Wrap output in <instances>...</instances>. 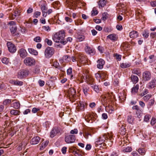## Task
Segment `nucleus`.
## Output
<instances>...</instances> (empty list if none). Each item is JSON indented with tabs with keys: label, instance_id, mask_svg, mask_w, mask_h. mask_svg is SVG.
<instances>
[{
	"label": "nucleus",
	"instance_id": "obj_60",
	"mask_svg": "<svg viewBox=\"0 0 156 156\" xmlns=\"http://www.w3.org/2000/svg\"><path fill=\"white\" fill-rule=\"evenodd\" d=\"M120 130L122 132V134H124L125 133L126 131V128H125V126L123 125H122L120 128Z\"/></svg>",
	"mask_w": 156,
	"mask_h": 156
},
{
	"label": "nucleus",
	"instance_id": "obj_53",
	"mask_svg": "<svg viewBox=\"0 0 156 156\" xmlns=\"http://www.w3.org/2000/svg\"><path fill=\"white\" fill-rule=\"evenodd\" d=\"M45 42L48 45L51 46L52 44V42L48 38H46L45 39Z\"/></svg>",
	"mask_w": 156,
	"mask_h": 156
},
{
	"label": "nucleus",
	"instance_id": "obj_56",
	"mask_svg": "<svg viewBox=\"0 0 156 156\" xmlns=\"http://www.w3.org/2000/svg\"><path fill=\"white\" fill-rule=\"evenodd\" d=\"M41 14L40 12L37 11L35 12L34 14V16L35 18H38Z\"/></svg>",
	"mask_w": 156,
	"mask_h": 156
},
{
	"label": "nucleus",
	"instance_id": "obj_48",
	"mask_svg": "<svg viewBox=\"0 0 156 156\" xmlns=\"http://www.w3.org/2000/svg\"><path fill=\"white\" fill-rule=\"evenodd\" d=\"M8 59L6 58H4L2 59V62L4 64H7L9 62Z\"/></svg>",
	"mask_w": 156,
	"mask_h": 156
},
{
	"label": "nucleus",
	"instance_id": "obj_63",
	"mask_svg": "<svg viewBox=\"0 0 156 156\" xmlns=\"http://www.w3.org/2000/svg\"><path fill=\"white\" fill-rule=\"evenodd\" d=\"M67 148L66 147H63L62 149V152L63 154H65L66 152Z\"/></svg>",
	"mask_w": 156,
	"mask_h": 156
},
{
	"label": "nucleus",
	"instance_id": "obj_46",
	"mask_svg": "<svg viewBox=\"0 0 156 156\" xmlns=\"http://www.w3.org/2000/svg\"><path fill=\"white\" fill-rule=\"evenodd\" d=\"M143 36L146 38H147L149 35V32L147 30H145L142 34Z\"/></svg>",
	"mask_w": 156,
	"mask_h": 156
},
{
	"label": "nucleus",
	"instance_id": "obj_10",
	"mask_svg": "<svg viewBox=\"0 0 156 156\" xmlns=\"http://www.w3.org/2000/svg\"><path fill=\"white\" fill-rule=\"evenodd\" d=\"M8 50L11 53H14L16 50L15 45L10 42H8L7 43Z\"/></svg>",
	"mask_w": 156,
	"mask_h": 156
},
{
	"label": "nucleus",
	"instance_id": "obj_36",
	"mask_svg": "<svg viewBox=\"0 0 156 156\" xmlns=\"http://www.w3.org/2000/svg\"><path fill=\"white\" fill-rule=\"evenodd\" d=\"M132 73L139 76L140 75L141 72L139 69H134L132 70Z\"/></svg>",
	"mask_w": 156,
	"mask_h": 156
},
{
	"label": "nucleus",
	"instance_id": "obj_61",
	"mask_svg": "<svg viewBox=\"0 0 156 156\" xmlns=\"http://www.w3.org/2000/svg\"><path fill=\"white\" fill-rule=\"evenodd\" d=\"M70 133L72 134H76L78 133V130L76 129H75L71 130Z\"/></svg>",
	"mask_w": 156,
	"mask_h": 156
},
{
	"label": "nucleus",
	"instance_id": "obj_44",
	"mask_svg": "<svg viewBox=\"0 0 156 156\" xmlns=\"http://www.w3.org/2000/svg\"><path fill=\"white\" fill-rule=\"evenodd\" d=\"M138 152L141 155H144L145 154V151L144 148H140L138 149Z\"/></svg>",
	"mask_w": 156,
	"mask_h": 156
},
{
	"label": "nucleus",
	"instance_id": "obj_64",
	"mask_svg": "<svg viewBox=\"0 0 156 156\" xmlns=\"http://www.w3.org/2000/svg\"><path fill=\"white\" fill-rule=\"evenodd\" d=\"M151 37L153 38L156 37V32L151 33L150 34Z\"/></svg>",
	"mask_w": 156,
	"mask_h": 156
},
{
	"label": "nucleus",
	"instance_id": "obj_28",
	"mask_svg": "<svg viewBox=\"0 0 156 156\" xmlns=\"http://www.w3.org/2000/svg\"><path fill=\"white\" fill-rule=\"evenodd\" d=\"M155 102V100L154 98L152 99H150L147 105V108H150L151 106H152L154 104Z\"/></svg>",
	"mask_w": 156,
	"mask_h": 156
},
{
	"label": "nucleus",
	"instance_id": "obj_49",
	"mask_svg": "<svg viewBox=\"0 0 156 156\" xmlns=\"http://www.w3.org/2000/svg\"><path fill=\"white\" fill-rule=\"evenodd\" d=\"M148 93V90L147 89H145L140 94L141 97L144 96L145 94Z\"/></svg>",
	"mask_w": 156,
	"mask_h": 156
},
{
	"label": "nucleus",
	"instance_id": "obj_11",
	"mask_svg": "<svg viewBox=\"0 0 156 156\" xmlns=\"http://www.w3.org/2000/svg\"><path fill=\"white\" fill-rule=\"evenodd\" d=\"M151 77V73L148 71H146L143 73V79L145 81L149 80Z\"/></svg>",
	"mask_w": 156,
	"mask_h": 156
},
{
	"label": "nucleus",
	"instance_id": "obj_45",
	"mask_svg": "<svg viewBox=\"0 0 156 156\" xmlns=\"http://www.w3.org/2000/svg\"><path fill=\"white\" fill-rule=\"evenodd\" d=\"M119 154V151L118 150H116L113 151L111 154L110 156H118Z\"/></svg>",
	"mask_w": 156,
	"mask_h": 156
},
{
	"label": "nucleus",
	"instance_id": "obj_22",
	"mask_svg": "<svg viewBox=\"0 0 156 156\" xmlns=\"http://www.w3.org/2000/svg\"><path fill=\"white\" fill-rule=\"evenodd\" d=\"M68 94L70 97L74 98L76 94V91L73 88H70L68 90Z\"/></svg>",
	"mask_w": 156,
	"mask_h": 156
},
{
	"label": "nucleus",
	"instance_id": "obj_17",
	"mask_svg": "<svg viewBox=\"0 0 156 156\" xmlns=\"http://www.w3.org/2000/svg\"><path fill=\"white\" fill-rule=\"evenodd\" d=\"M19 54L20 57L22 58H24L27 55L26 51L23 48H21L19 51Z\"/></svg>",
	"mask_w": 156,
	"mask_h": 156
},
{
	"label": "nucleus",
	"instance_id": "obj_15",
	"mask_svg": "<svg viewBox=\"0 0 156 156\" xmlns=\"http://www.w3.org/2000/svg\"><path fill=\"white\" fill-rule=\"evenodd\" d=\"M41 140L38 136H35L33 137L30 141V143L32 145H35L38 144Z\"/></svg>",
	"mask_w": 156,
	"mask_h": 156
},
{
	"label": "nucleus",
	"instance_id": "obj_41",
	"mask_svg": "<svg viewBox=\"0 0 156 156\" xmlns=\"http://www.w3.org/2000/svg\"><path fill=\"white\" fill-rule=\"evenodd\" d=\"M151 94H147L143 97V98L144 101L147 102L151 98Z\"/></svg>",
	"mask_w": 156,
	"mask_h": 156
},
{
	"label": "nucleus",
	"instance_id": "obj_5",
	"mask_svg": "<svg viewBox=\"0 0 156 156\" xmlns=\"http://www.w3.org/2000/svg\"><path fill=\"white\" fill-rule=\"evenodd\" d=\"M54 49L51 47H48L46 48L44 51V55L46 58L51 57L54 53Z\"/></svg>",
	"mask_w": 156,
	"mask_h": 156
},
{
	"label": "nucleus",
	"instance_id": "obj_9",
	"mask_svg": "<svg viewBox=\"0 0 156 156\" xmlns=\"http://www.w3.org/2000/svg\"><path fill=\"white\" fill-rule=\"evenodd\" d=\"M96 114L91 113L86 115L85 117V120L88 122L92 123V121L96 119Z\"/></svg>",
	"mask_w": 156,
	"mask_h": 156
},
{
	"label": "nucleus",
	"instance_id": "obj_47",
	"mask_svg": "<svg viewBox=\"0 0 156 156\" xmlns=\"http://www.w3.org/2000/svg\"><path fill=\"white\" fill-rule=\"evenodd\" d=\"M53 66L55 68H57L58 69H60L61 68V67L59 65V63L57 62H54L53 64Z\"/></svg>",
	"mask_w": 156,
	"mask_h": 156
},
{
	"label": "nucleus",
	"instance_id": "obj_54",
	"mask_svg": "<svg viewBox=\"0 0 156 156\" xmlns=\"http://www.w3.org/2000/svg\"><path fill=\"white\" fill-rule=\"evenodd\" d=\"M136 114L138 118H140L142 116V114L141 111L139 110V111L136 112Z\"/></svg>",
	"mask_w": 156,
	"mask_h": 156
},
{
	"label": "nucleus",
	"instance_id": "obj_3",
	"mask_svg": "<svg viewBox=\"0 0 156 156\" xmlns=\"http://www.w3.org/2000/svg\"><path fill=\"white\" fill-rule=\"evenodd\" d=\"M113 135L112 133H108L107 134L104 135L105 137V143H106L109 147H111L113 143Z\"/></svg>",
	"mask_w": 156,
	"mask_h": 156
},
{
	"label": "nucleus",
	"instance_id": "obj_26",
	"mask_svg": "<svg viewBox=\"0 0 156 156\" xmlns=\"http://www.w3.org/2000/svg\"><path fill=\"white\" fill-rule=\"evenodd\" d=\"M106 2L105 0H100L98 2L99 8L104 7L106 5Z\"/></svg>",
	"mask_w": 156,
	"mask_h": 156
},
{
	"label": "nucleus",
	"instance_id": "obj_31",
	"mask_svg": "<svg viewBox=\"0 0 156 156\" xmlns=\"http://www.w3.org/2000/svg\"><path fill=\"white\" fill-rule=\"evenodd\" d=\"M28 51L30 54L35 55H37L38 54L37 51L33 48H29Z\"/></svg>",
	"mask_w": 156,
	"mask_h": 156
},
{
	"label": "nucleus",
	"instance_id": "obj_58",
	"mask_svg": "<svg viewBox=\"0 0 156 156\" xmlns=\"http://www.w3.org/2000/svg\"><path fill=\"white\" fill-rule=\"evenodd\" d=\"M95 76L96 78L99 80V82H100L101 74L98 73H97L95 74Z\"/></svg>",
	"mask_w": 156,
	"mask_h": 156
},
{
	"label": "nucleus",
	"instance_id": "obj_12",
	"mask_svg": "<svg viewBox=\"0 0 156 156\" xmlns=\"http://www.w3.org/2000/svg\"><path fill=\"white\" fill-rule=\"evenodd\" d=\"M85 50L86 52L88 54L93 55L94 53V49L89 46L88 44H86Z\"/></svg>",
	"mask_w": 156,
	"mask_h": 156
},
{
	"label": "nucleus",
	"instance_id": "obj_18",
	"mask_svg": "<svg viewBox=\"0 0 156 156\" xmlns=\"http://www.w3.org/2000/svg\"><path fill=\"white\" fill-rule=\"evenodd\" d=\"M83 72V74L81 76V79L82 80L81 82L83 81V79L85 80L86 78H87V77H88L89 75L88 72L86 70H84Z\"/></svg>",
	"mask_w": 156,
	"mask_h": 156
},
{
	"label": "nucleus",
	"instance_id": "obj_20",
	"mask_svg": "<svg viewBox=\"0 0 156 156\" xmlns=\"http://www.w3.org/2000/svg\"><path fill=\"white\" fill-rule=\"evenodd\" d=\"M20 10L15 11L14 12V14H11L10 17L11 19L13 20L16 17L19 16H20Z\"/></svg>",
	"mask_w": 156,
	"mask_h": 156
},
{
	"label": "nucleus",
	"instance_id": "obj_14",
	"mask_svg": "<svg viewBox=\"0 0 156 156\" xmlns=\"http://www.w3.org/2000/svg\"><path fill=\"white\" fill-rule=\"evenodd\" d=\"M155 81V79H152L151 81L147 84V88L148 89H152L154 88L156 86Z\"/></svg>",
	"mask_w": 156,
	"mask_h": 156
},
{
	"label": "nucleus",
	"instance_id": "obj_30",
	"mask_svg": "<svg viewBox=\"0 0 156 156\" xmlns=\"http://www.w3.org/2000/svg\"><path fill=\"white\" fill-rule=\"evenodd\" d=\"M131 64L129 62L123 63L121 64L120 66L122 68H125L130 67Z\"/></svg>",
	"mask_w": 156,
	"mask_h": 156
},
{
	"label": "nucleus",
	"instance_id": "obj_37",
	"mask_svg": "<svg viewBox=\"0 0 156 156\" xmlns=\"http://www.w3.org/2000/svg\"><path fill=\"white\" fill-rule=\"evenodd\" d=\"M72 68L70 67L67 70V73L68 75L70 76V79H72L73 78V75H72Z\"/></svg>",
	"mask_w": 156,
	"mask_h": 156
},
{
	"label": "nucleus",
	"instance_id": "obj_57",
	"mask_svg": "<svg viewBox=\"0 0 156 156\" xmlns=\"http://www.w3.org/2000/svg\"><path fill=\"white\" fill-rule=\"evenodd\" d=\"M151 116L150 115H146L144 119V120L145 122H147L149 121L151 118Z\"/></svg>",
	"mask_w": 156,
	"mask_h": 156
},
{
	"label": "nucleus",
	"instance_id": "obj_21",
	"mask_svg": "<svg viewBox=\"0 0 156 156\" xmlns=\"http://www.w3.org/2000/svg\"><path fill=\"white\" fill-rule=\"evenodd\" d=\"M86 105V104L84 102L80 101L77 106V108L81 110H83Z\"/></svg>",
	"mask_w": 156,
	"mask_h": 156
},
{
	"label": "nucleus",
	"instance_id": "obj_55",
	"mask_svg": "<svg viewBox=\"0 0 156 156\" xmlns=\"http://www.w3.org/2000/svg\"><path fill=\"white\" fill-rule=\"evenodd\" d=\"M106 73H102L101 74V80L102 81H103L102 80L106 77Z\"/></svg>",
	"mask_w": 156,
	"mask_h": 156
},
{
	"label": "nucleus",
	"instance_id": "obj_24",
	"mask_svg": "<svg viewBox=\"0 0 156 156\" xmlns=\"http://www.w3.org/2000/svg\"><path fill=\"white\" fill-rule=\"evenodd\" d=\"M107 38L110 39L112 41H115L117 39V37L116 34H112L108 35L107 37Z\"/></svg>",
	"mask_w": 156,
	"mask_h": 156
},
{
	"label": "nucleus",
	"instance_id": "obj_4",
	"mask_svg": "<svg viewBox=\"0 0 156 156\" xmlns=\"http://www.w3.org/2000/svg\"><path fill=\"white\" fill-rule=\"evenodd\" d=\"M24 64L27 66H32L35 65V60L33 58L28 57L26 58L23 61Z\"/></svg>",
	"mask_w": 156,
	"mask_h": 156
},
{
	"label": "nucleus",
	"instance_id": "obj_51",
	"mask_svg": "<svg viewBox=\"0 0 156 156\" xmlns=\"http://www.w3.org/2000/svg\"><path fill=\"white\" fill-rule=\"evenodd\" d=\"M133 119L131 115H129L127 117V122L130 124H132L133 122Z\"/></svg>",
	"mask_w": 156,
	"mask_h": 156
},
{
	"label": "nucleus",
	"instance_id": "obj_7",
	"mask_svg": "<svg viewBox=\"0 0 156 156\" xmlns=\"http://www.w3.org/2000/svg\"><path fill=\"white\" fill-rule=\"evenodd\" d=\"M62 132V129L59 127L53 128L51 132L50 137L51 138L54 137L57 134H60Z\"/></svg>",
	"mask_w": 156,
	"mask_h": 156
},
{
	"label": "nucleus",
	"instance_id": "obj_27",
	"mask_svg": "<svg viewBox=\"0 0 156 156\" xmlns=\"http://www.w3.org/2000/svg\"><path fill=\"white\" fill-rule=\"evenodd\" d=\"M85 80L87 83L89 84H91L93 83L94 79L90 75H89L88 77H87Z\"/></svg>",
	"mask_w": 156,
	"mask_h": 156
},
{
	"label": "nucleus",
	"instance_id": "obj_16",
	"mask_svg": "<svg viewBox=\"0 0 156 156\" xmlns=\"http://www.w3.org/2000/svg\"><path fill=\"white\" fill-rule=\"evenodd\" d=\"M97 67L99 69L103 68V66L105 64V61L102 59H100L97 61Z\"/></svg>",
	"mask_w": 156,
	"mask_h": 156
},
{
	"label": "nucleus",
	"instance_id": "obj_52",
	"mask_svg": "<svg viewBox=\"0 0 156 156\" xmlns=\"http://www.w3.org/2000/svg\"><path fill=\"white\" fill-rule=\"evenodd\" d=\"M41 10H47L48 9L44 3H43L41 5Z\"/></svg>",
	"mask_w": 156,
	"mask_h": 156
},
{
	"label": "nucleus",
	"instance_id": "obj_40",
	"mask_svg": "<svg viewBox=\"0 0 156 156\" xmlns=\"http://www.w3.org/2000/svg\"><path fill=\"white\" fill-rule=\"evenodd\" d=\"M132 151V148L131 147H127L122 150L124 152H131Z\"/></svg>",
	"mask_w": 156,
	"mask_h": 156
},
{
	"label": "nucleus",
	"instance_id": "obj_39",
	"mask_svg": "<svg viewBox=\"0 0 156 156\" xmlns=\"http://www.w3.org/2000/svg\"><path fill=\"white\" fill-rule=\"evenodd\" d=\"M20 104L19 101H16L13 103V107L15 109H18L20 108Z\"/></svg>",
	"mask_w": 156,
	"mask_h": 156
},
{
	"label": "nucleus",
	"instance_id": "obj_38",
	"mask_svg": "<svg viewBox=\"0 0 156 156\" xmlns=\"http://www.w3.org/2000/svg\"><path fill=\"white\" fill-rule=\"evenodd\" d=\"M91 87L96 93H98L99 92V90L98 86L96 85L91 84Z\"/></svg>",
	"mask_w": 156,
	"mask_h": 156
},
{
	"label": "nucleus",
	"instance_id": "obj_62",
	"mask_svg": "<svg viewBox=\"0 0 156 156\" xmlns=\"http://www.w3.org/2000/svg\"><path fill=\"white\" fill-rule=\"evenodd\" d=\"M39 110L40 109L38 108H34L32 109V112L33 113H35Z\"/></svg>",
	"mask_w": 156,
	"mask_h": 156
},
{
	"label": "nucleus",
	"instance_id": "obj_34",
	"mask_svg": "<svg viewBox=\"0 0 156 156\" xmlns=\"http://www.w3.org/2000/svg\"><path fill=\"white\" fill-rule=\"evenodd\" d=\"M9 28L11 33L14 34L16 32L17 28L16 25H14L13 26H10Z\"/></svg>",
	"mask_w": 156,
	"mask_h": 156
},
{
	"label": "nucleus",
	"instance_id": "obj_29",
	"mask_svg": "<svg viewBox=\"0 0 156 156\" xmlns=\"http://www.w3.org/2000/svg\"><path fill=\"white\" fill-rule=\"evenodd\" d=\"M10 113L12 115H20V111L12 109L10 111Z\"/></svg>",
	"mask_w": 156,
	"mask_h": 156
},
{
	"label": "nucleus",
	"instance_id": "obj_8",
	"mask_svg": "<svg viewBox=\"0 0 156 156\" xmlns=\"http://www.w3.org/2000/svg\"><path fill=\"white\" fill-rule=\"evenodd\" d=\"M29 72L27 70H22L18 73L17 77L20 79L26 77L29 74Z\"/></svg>",
	"mask_w": 156,
	"mask_h": 156
},
{
	"label": "nucleus",
	"instance_id": "obj_2",
	"mask_svg": "<svg viewBox=\"0 0 156 156\" xmlns=\"http://www.w3.org/2000/svg\"><path fill=\"white\" fill-rule=\"evenodd\" d=\"M114 98L112 94L107 93L105 95H102L101 96V101L103 105H106V109L108 110V108L110 106V101H112V98Z\"/></svg>",
	"mask_w": 156,
	"mask_h": 156
},
{
	"label": "nucleus",
	"instance_id": "obj_33",
	"mask_svg": "<svg viewBox=\"0 0 156 156\" xmlns=\"http://www.w3.org/2000/svg\"><path fill=\"white\" fill-rule=\"evenodd\" d=\"M139 85L138 84H136L135 85L132 89L131 92L132 93H136L139 89Z\"/></svg>",
	"mask_w": 156,
	"mask_h": 156
},
{
	"label": "nucleus",
	"instance_id": "obj_59",
	"mask_svg": "<svg viewBox=\"0 0 156 156\" xmlns=\"http://www.w3.org/2000/svg\"><path fill=\"white\" fill-rule=\"evenodd\" d=\"M11 100L9 99H6L4 100L3 102V104L5 105H7L11 103Z\"/></svg>",
	"mask_w": 156,
	"mask_h": 156
},
{
	"label": "nucleus",
	"instance_id": "obj_19",
	"mask_svg": "<svg viewBox=\"0 0 156 156\" xmlns=\"http://www.w3.org/2000/svg\"><path fill=\"white\" fill-rule=\"evenodd\" d=\"M129 36L131 38H135L138 36V33L137 31L133 30L130 32Z\"/></svg>",
	"mask_w": 156,
	"mask_h": 156
},
{
	"label": "nucleus",
	"instance_id": "obj_32",
	"mask_svg": "<svg viewBox=\"0 0 156 156\" xmlns=\"http://www.w3.org/2000/svg\"><path fill=\"white\" fill-rule=\"evenodd\" d=\"M131 79L133 83H136L138 81V77L136 76L132 75L131 76Z\"/></svg>",
	"mask_w": 156,
	"mask_h": 156
},
{
	"label": "nucleus",
	"instance_id": "obj_35",
	"mask_svg": "<svg viewBox=\"0 0 156 156\" xmlns=\"http://www.w3.org/2000/svg\"><path fill=\"white\" fill-rule=\"evenodd\" d=\"M85 37V36L83 35H79L77 37V40L78 41H82L84 40Z\"/></svg>",
	"mask_w": 156,
	"mask_h": 156
},
{
	"label": "nucleus",
	"instance_id": "obj_23",
	"mask_svg": "<svg viewBox=\"0 0 156 156\" xmlns=\"http://www.w3.org/2000/svg\"><path fill=\"white\" fill-rule=\"evenodd\" d=\"M91 130L85 131L83 134L84 137L86 139H88L90 137H91L92 134L91 133Z\"/></svg>",
	"mask_w": 156,
	"mask_h": 156
},
{
	"label": "nucleus",
	"instance_id": "obj_13",
	"mask_svg": "<svg viewBox=\"0 0 156 156\" xmlns=\"http://www.w3.org/2000/svg\"><path fill=\"white\" fill-rule=\"evenodd\" d=\"M105 137L104 135H103L101 137L97 139L95 142L96 146H98V145H101L105 141Z\"/></svg>",
	"mask_w": 156,
	"mask_h": 156
},
{
	"label": "nucleus",
	"instance_id": "obj_1",
	"mask_svg": "<svg viewBox=\"0 0 156 156\" xmlns=\"http://www.w3.org/2000/svg\"><path fill=\"white\" fill-rule=\"evenodd\" d=\"M65 37V32L63 31H61L58 33H56L53 36L52 39L56 43L60 42L64 45L67 42L64 41Z\"/></svg>",
	"mask_w": 156,
	"mask_h": 156
},
{
	"label": "nucleus",
	"instance_id": "obj_42",
	"mask_svg": "<svg viewBox=\"0 0 156 156\" xmlns=\"http://www.w3.org/2000/svg\"><path fill=\"white\" fill-rule=\"evenodd\" d=\"M48 141L47 140L45 141L44 143H43L41 146H40V149L42 150L43 149L48 145Z\"/></svg>",
	"mask_w": 156,
	"mask_h": 156
},
{
	"label": "nucleus",
	"instance_id": "obj_43",
	"mask_svg": "<svg viewBox=\"0 0 156 156\" xmlns=\"http://www.w3.org/2000/svg\"><path fill=\"white\" fill-rule=\"evenodd\" d=\"M70 59L68 55L64 56L62 58V60L63 62H67Z\"/></svg>",
	"mask_w": 156,
	"mask_h": 156
},
{
	"label": "nucleus",
	"instance_id": "obj_50",
	"mask_svg": "<svg viewBox=\"0 0 156 156\" xmlns=\"http://www.w3.org/2000/svg\"><path fill=\"white\" fill-rule=\"evenodd\" d=\"M41 40V38L39 36L36 37L34 39V41L36 42H40Z\"/></svg>",
	"mask_w": 156,
	"mask_h": 156
},
{
	"label": "nucleus",
	"instance_id": "obj_25",
	"mask_svg": "<svg viewBox=\"0 0 156 156\" xmlns=\"http://www.w3.org/2000/svg\"><path fill=\"white\" fill-rule=\"evenodd\" d=\"M82 88L84 94L86 96L88 94V91L89 90V87L87 85H83Z\"/></svg>",
	"mask_w": 156,
	"mask_h": 156
},
{
	"label": "nucleus",
	"instance_id": "obj_6",
	"mask_svg": "<svg viewBox=\"0 0 156 156\" xmlns=\"http://www.w3.org/2000/svg\"><path fill=\"white\" fill-rule=\"evenodd\" d=\"M75 140L76 136L74 135H69L66 136L65 137V141L67 144L73 143Z\"/></svg>",
	"mask_w": 156,
	"mask_h": 156
}]
</instances>
